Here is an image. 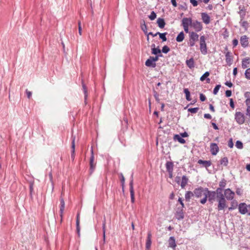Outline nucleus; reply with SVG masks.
I'll list each match as a JSON object with an SVG mask.
<instances>
[{"mask_svg":"<svg viewBox=\"0 0 250 250\" xmlns=\"http://www.w3.org/2000/svg\"><path fill=\"white\" fill-rule=\"evenodd\" d=\"M207 195L204 193V197L200 200V203L202 204H205L207 201Z\"/></svg>","mask_w":250,"mask_h":250,"instance_id":"obj_51","label":"nucleus"},{"mask_svg":"<svg viewBox=\"0 0 250 250\" xmlns=\"http://www.w3.org/2000/svg\"><path fill=\"white\" fill-rule=\"evenodd\" d=\"M200 100L202 102H204V101H205L206 100V97L203 94L201 93L200 94Z\"/></svg>","mask_w":250,"mask_h":250,"instance_id":"obj_55","label":"nucleus"},{"mask_svg":"<svg viewBox=\"0 0 250 250\" xmlns=\"http://www.w3.org/2000/svg\"><path fill=\"white\" fill-rule=\"evenodd\" d=\"M26 95H27V96L28 97V99H30L31 95H32V92L28 91L27 89L26 90Z\"/></svg>","mask_w":250,"mask_h":250,"instance_id":"obj_64","label":"nucleus"},{"mask_svg":"<svg viewBox=\"0 0 250 250\" xmlns=\"http://www.w3.org/2000/svg\"><path fill=\"white\" fill-rule=\"evenodd\" d=\"M178 202L180 203V204L181 205V207H180L181 208H185V205H184V204L183 203V200H182V198L179 197V199H178Z\"/></svg>","mask_w":250,"mask_h":250,"instance_id":"obj_59","label":"nucleus"},{"mask_svg":"<svg viewBox=\"0 0 250 250\" xmlns=\"http://www.w3.org/2000/svg\"><path fill=\"white\" fill-rule=\"evenodd\" d=\"M151 50H152L151 53L152 54L156 55L161 54V51L159 48V47H157V48L153 47L151 48Z\"/></svg>","mask_w":250,"mask_h":250,"instance_id":"obj_37","label":"nucleus"},{"mask_svg":"<svg viewBox=\"0 0 250 250\" xmlns=\"http://www.w3.org/2000/svg\"><path fill=\"white\" fill-rule=\"evenodd\" d=\"M244 97L245 103L247 107L246 115L250 118V92H246L244 93Z\"/></svg>","mask_w":250,"mask_h":250,"instance_id":"obj_3","label":"nucleus"},{"mask_svg":"<svg viewBox=\"0 0 250 250\" xmlns=\"http://www.w3.org/2000/svg\"><path fill=\"white\" fill-rule=\"evenodd\" d=\"M201 18L204 23L206 24H208L210 22V17L206 13H201Z\"/></svg>","mask_w":250,"mask_h":250,"instance_id":"obj_15","label":"nucleus"},{"mask_svg":"<svg viewBox=\"0 0 250 250\" xmlns=\"http://www.w3.org/2000/svg\"><path fill=\"white\" fill-rule=\"evenodd\" d=\"M205 192V188H203L202 187H199L196 188L193 190L194 195L197 198L201 197L203 195H204Z\"/></svg>","mask_w":250,"mask_h":250,"instance_id":"obj_9","label":"nucleus"},{"mask_svg":"<svg viewBox=\"0 0 250 250\" xmlns=\"http://www.w3.org/2000/svg\"><path fill=\"white\" fill-rule=\"evenodd\" d=\"M225 94H226V96L227 97H229L231 96V95L232 94V92H231V90H227L226 91Z\"/></svg>","mask_w":250,"mask_h":250,"instance_id":"obj_57","label":"nucleus"},{"mask_svg":"<svg viewBox=\"0 0 250 250\" xmlns=\"http://www.w3.org/2000/svg\"><path fill=\"white\" fill-rule=\"evenodd\" d=\"M226 62L229 65H230L232 64V56L231 55V53L228 51L226 54Z\"/></svg>","mask_w":250,"mask_h":250,"instance_id":"obj_20","label":"nucleus"},{"mask_svg":"<svg viewBox=\"0 0 250 250\" xmlns=\"http://www.w3.org/2000/svg\"><path fill=\"white\" fill-rule=\"evenodd\" d=\"M105 217L104 216V221L102 225V229H103V241L104 243H105Z\"/></svg>","mask_w":250,"mask_h":250,"instance_id":"obj_30","label":"nucleus"},{"mask_svg":"<svg viewBox=\"0 0 250 250\" xmlns=\"http://www.w3.org/2000/svg\"><path fill=\"white\" fill-rule=\"evenodd\" d=\"M243 191L241 188H238L236 189V193L238 195H241L242 194Z\"/></svg>","mask_w":250,"mask_h":250,"instance_id":"obj_61","label":"nucleus"},{"mask_svg":"<svg viewBox=\"0 0 250 250\" xmlns=\"http://www.w3.org/2000/svg\"><path fill=\"white\" fill-rule=\"evenodd\" d=\"M76 229L78 235H80V213L78 212L77 215L76 219Z\"/></svg>","mask_w":250,"mask_h":250,"instance_id":"obj_31","label":"nucleus"},{"mask_svg":"<svg viewBox=\"0 0 250 250\" xmlns=\"http://www.w3.org/2000/svg\"><path fill=\"white\" fill-rule=\"evenodd\" d=\"M154 97L157 102H159L160 101V99L159 98V95L157 93V92L155 91H154Z\"/></svg>","mask_w":250,"mask_h":250,"instance_id":"obj_54","label":"nucleus"},{"mask_svg":"<svg viewBox=\"0 0 250 250\" xmlns=\"http://www.w3.org/2000/svg\"><path fill=\"white\" fill-rule=\"evenodd\" d=\"M235 193L230 188L226 189L224 191L225 198L228 200L233 199Z\"/></svg>","mask_w":250,"mask_h":250,"instance_id":"obj_8","label":"nucleus"},{"mask_svg":"<svg viewBox=\"0 0 250 250\" xmlns=\"http://www.w3.org/2000/svg\"><path fill=\"white\" fill-rule=\"evenodd\" d=\"M168 247L175 250L176 247L175 239L173 236H170L168 240Z\"/></svg>","mask_w":250,"mask_h":250,"instance_id":"obj_19","label":"nucleus"},{"mask_svg":"<svg viewBox=\"0 0 250 250\" xmlns=\"http://www.w3.org/2000/svg\"><path fill=\"white\" fill-rule=\"evenodd\" d=\"M65 208V203L62 198H60V216L61 217V221H62V214Z\"/></svg>","mask_w":250,"mask_h":250,"instance_id":"obj_17","label":"nucleus"},{"mask_svg":"<svg viewBox=\"0 0 250 250\" xmlns=\"http://www.w3.org/2000/svg\"><path fill=\"white\" fill-rule=\"evenodd\" d=\"M133 174L132 173L130 177V180L129 182V190L130 193V197H131V202L132 203H134L135 202V195L134 191L133 189Z\"/></svg>","mask_w":250,"mask_h":250,"instance_id":"obj_6","label":"nucleus"},{"mask_svg":"<svg viewBox=\"0 0 250 250\" xmlns=\"http://www.w3.org/2000/svg\"><path fill=\"white\" fill-rule=\"evenodd\" d=\"M239 14H240V16L242 19H243L246 15V11L245 9L244 8H242L240 10L239 12Z\"/></svg>","mask_w":250,"mask_h":250,"instance_id":"obj_45","label":"nucleus"},{"mask_svg":"<svg viewBox=\"0 0 250 250\" xmlns=\"http://www.w3.org/2000/svg\"><path fill=\"white\" fill-rule=\"evenodd\" d=\"M121 183H122V188H124V185H125V177H124L122 173L121 174Z\"/></svg>","mask_w":250,"mask_h":250,"instance_id":"obj_52","label":"nucleus"},{"mask_svg":"<svg viewBox=\"0 0 250 250\" xmlns=\"http://www.w3.org/2000/svg\"><path fill=\"white\" fill-rule=\"evenodd\" d=\"M185 38V34L183 31H181L177 36L176 40L177 42H182Z\"/></svg>","mask_w":250,"mask_h":250,"instance_id":"obj_32","label":"nucleus"},{"mask_svg":"<svg viewBox=\"0 0 250 250\" xmlns=\"http://www.w3.org/2000/svg\"><path fill=\"white\" fill-rule=\"evenodd\" d=\"M245 76L246 79L250 80V68H247L245 72Z\"/></svg>","mask_w":250,"mask_h":250,"instance_id":"obj_42","label":"nucleus"},{"mask_svg":"<svg viewBox=\"0 0 250 250\" xmlns=\"http://www.w3.org/2000/svg\"><path fill=\"white\" fill-rule=\"evenodd\" d=\"M238 41L236 39H233L232 40V45L233 47H236L238 45Z\"/></svg>","mask_w":250,"mask_h":250,"instance_id":"obj_56","label":"nucleus"},{"mask_svg":"<svg viewBox=\"0 0 250 250\" xmlns=\"http://www.w3.org/2000/svg\"><path fill=\"white\" fill-rule=\"evenodd\" d=\"M186 63L190 69H192L194 67L195 62L193 58H191L189 60H187Z\"/></svg>","mask_w":250,"mask_h":250,"instance_id":"obj_24","label":"nucleus"},{"mask_svg":"<svg viewBox=\"0 0 250 250\" xmlns=\"http://www.w3.org/2000/svg\"><path fill=\"white\" fill-rule=\"evenodd\" d=\"M245 114L240 111H236L234 115V119L236 123L239 125H242L245 122Z\"/></svg>","mask_w":250,"mask_h":250,"instance_id":"obj_4","label":"nucleus"},{"mask_svg":"<svg viewBox=\"0 0 250 250\" xmlns=\"http://www.w3.org/2000/svg\"><path fill=\"white\" fill-rule=\"evenodd\" d=\"M235 146L238 149H242L243 147V143L240 141H236Z\"/></svg>","mask_w":250,"mask_h":250,"instance_id":"obj_41","label":"nucleus"},{"mask_svg":"<svg viewBox=\"0 0 250 250\" xmlns=\"http://www.w3.org/2000/svg\"><path fill=\"white\" fill-rule=\"evenodd\" d=\"M167 171H173L174 165L172 162L167 161L166 164Z\"/></svg>","mask_w":250,"mask_h":250,"instance_id":"obj_29","label":"nucleus"},{"mask_svg":"<svg viewBox=\"0 0 250 250\" xmlns=\"http://www.w3.org/2000/svg\"><path fill=\"white\" fill-rule=\"evenodd\" d=\"M240 43L242 46L244 48H246L249 46V39L246 35H243L240 38Z\"/></svg>","mask_w":250,"mask_h":250,"instance_id":"obj_14","label":"nucleus"},{"mask_svg":"<svg viewBox=\"0 0 250 250\" xmlns=\"http://www.w3.org/2000/svg\"><path fill=\"white\" fill-rule=\"evenodd\" d=\"M156 18V14L154 11H152L150 15L149 16V18L150 20H154Z\"/></svg>","mask_w":250,"mask_h":250,"instance_id":"obj_49","label":"nucleus"},{"mask_svg":"<svg viewBox=\"0 0 250 250\" xmlns=\"http://www.w3.org/2000/svg\"><path fill=\"white\" fill-rule=\"evenodd\" d=\"M191 26L197 32H200L203 29V25L202 23L197 20L192 22Z\"/></svg>","mask_w":250,"mask_h":250,"instance_id":"obj_10","label":"nucleus"},{"mask_svg":"<svg viewBox=\"0 0 250 250\" xmlns=\"http://www.w3.org/2000/svg\"><path fill=\"white\" fill-rule=\"evenodd\" d=\"M228 145L229 147L230 148H232L233 147V143L232 139V138H230V139H229V140L228 141Z\"/></svg>","mask_w":250,"mask_h":250,"instance_id":"obj_53","label":"nucleus"},{"mask_svg":"<svg viewBox=\"0 0 250 250\" xmlns=\"http://www.w3.org/2000/svg\"><path fill=\"white\" fill-rule=\"evenodd\" d=\"M223 189L221 188H217L215 191L217 194V200L218 202V210H222L227 207L226 199L225 195L222 193Z\"/></svg>","mask_w":250,"mask_h":250,"instance_id":"obj_1","label":"nucleus"},{"mask_svg":"<svg viewBox=\"0 0 250 250\" xmlns=\"http://www.w3.org/2000/svg\"><path fill=\"white\" fill-rule=\"evenodd\" d=\"M199 35L194 32H191L189 33V40L196 42L198 40Z\"/></svg>","mask_w":250,"mask_h":250,"instance_id":"obj_26","label":"nucleus"},{"mask_svg":"<svg viewBox=\"0 0 250 250\" xmlns=\"http://www.w3.org/2000/svg\"><path fill=\"white\" fill-rule=\"evenodd\" d=\"M188 179L186 175H183L182 177V181L181 183V187L182 188H185L186 186L187 185Z\"/></svg>","mask_w":250,"mask_h":250,"instance_id":"obj_27","label":"nucleus"},{"mask_svg":"<svg viewBox=\"0 0 250 250\" xmlns=\"http://www.w3.org/2000/svg\"><path fill=\"white\" fill-rule=\"evenodd\" d=\"M250 63V58L249 57H246L242 60V67L243 69L247 68L249 67V65Z\"/></svg>","mask_w":250,"mask_h":250,"instance_id":"obj_21","label":"nucleus"},{"mask_svg":"<svg viewBox=\"0 0 250 250\" xmlns=\"http://www.w3.org/2000/svg\"><path fill=\"white\" fill-rule=\"evenodd\" d=\"M220 164L227 166L228 164V159L227 157H225L220 160Z\"/></svg>","mask_w":250,"mask_h":250,"instance_id":"obj_39","label":"nucleus"},{"mask_svg":"<svg viewBox=\"0 0 250 250\" xmlns=\"http://www.w3.org/2000/svg\"><path fill=\"white\" fill-rule=\"evenodd\" d=\"M190 3L192 4V5L194 7L197 6L198 5V2L196 0H189Z\"/></svg>","mask_w":250,"mask_h":250,"instance_id":"obj_58","label":"nucleus"},{"mask_svg":"<svg viewBox=\"0 0 250 250\" xmlns=\"http://www.w3.org/2000/svg\"><path fill=\"white\" fill-rule=\"evenodd\" d=\"M196 42L195 41H191V40H189V42L188 43L189 44V46L190 47H193L195 45V43Z\"/></svg>","mask_w":250,"mask_h":250,"instance_id":"obj_63","label":"nucleus"},{"mask_svg":"<svg viewBox=\"0 0 250 250\" xmlns=\"http://www.w3.org/2000/svg\"><path fill=\"white\" fill-rule=\"evenodd\" d=\"M239 211L242 214L247 213L250 215V205L247 206L245 203H240L238 207Z\"/></svg>","mask_w":250,"mask_h":250,"instance_id":"obj_5","label":"nucleus"},{"mask_svg":"<svg viewBox=\"0 0 250 250\" xmlns=\"http://www.w3.org/2000/svg\"><path fill=\"white\" fill-rule=\"evenodd\" d=\"M226 185L227 181L225 179H223L219 182V187L218 188H221L222 189H223V188L226 187Z\"/></svg>","mask_w":250,"mask_h":250,"instance_id":"obj_38","label":"nucleus"},{"mask_svg":"<svg viewBox=\"0 0 250 250\" xmlns=\"http://www.w3.org/2000/svg\"><path fill=\"white\" fill-rule=\"evenodd\" d=\"M72 151L71 157V159L74 160L75 158V138H73L72 142Z\"/></svg>","mask_w":250,"mask_h":250,"instance_id":"obj_35","label":"nucleus"},{"mask_svg":"<svg viewBox=\"0 0 250 250\" xmlns=\"http://www.w3.org/2000/svg\"><path fill=\"white\" fill-rule=\"evenodd\" d=\"M141 29L146 35L147 34V26L145 24V21H144V24L141 25Z\"/></svg>","mask_w":250,"mask_h":250,"instance_id":"obj_48","label":"nucleus"},{"mask_svg":"<svg viewBox=\"0 0 250 250\" xmlns=\"http://www.w3.org/2000/svg\"><path fill=\"white\" fill-rule=\"evenodd\" d=\"M194 196L193 192L190 191H187L185 194V199L187 201H189L190 199Z\"/></svg>","mask_w":250,"mask_h":250,"instance_id":"obj_34","label":"nucleus"},{"mask_svg":"<svg viewBox=\"0 0 250 250\" xmlns=\"http://www.w3.org/2000/svg\"><path fill=\"white\" fill-rule=\"evenodd\" d=\"M83 85V91L84 94V99L86 100L87 97V90H86V87L85 85L83 83H82Z\"/></svg>","mask_w":250,"mask_h":250,"instance_id":"obj_43","label":"nucleus"},{"mask_svg":"<svg viewBox=\"0 0 250 250\" xmlns=\"http://www.w3.org/2000/svg\"><path fill=\"white\" fill-rule=\"evenodd\" d=\"M200 49L202 54L206 55L207 54V46L204 35L201 36L200 38Z\"/></svg>","mask_w":250,"mask_h":250,"instance_id":"obj_2","label":"nucleus"},{"mask_svg":"<svg viewBox=\"0 0 250 250\" xmlns=\"http://www.w3.org/2000/svg\"><path fill=\"white\" fill-rule=\"evenodd\" d=\"M225 84L229 87H231L232 86V83L230 81H227Z\"/></svg>","mask_w":250,"mask_h":250,"instance_id":"obj_62","label":"nucleus"},{"mask_svg":"<svg viewBox=\"0 0 250 250\" xmlns=\"http://www.w3.org/2000/svg\"><path fill=\"white\" fill-rule=\"evenodd\" d=\"M169 48L167 46L165 45L163 47L162 51L164 53L167 54L169 51Z\"/></svg>","mask_w":250,"mask_h":250,"instance_id":"obj_47","label":"nucleus"},{"mask_svg":"<svg viewBox=\"0 0 250 250\" xmlns=\"http://www.w3.org/2000/svg\"><path fill=\"white\" fill-rule=\"evenodd\" d=\"M157 22L160 28H163L166 24L164 20L162 18L158 19Z\"/></svg>","mask_w":250,"mask_h":250,"instance_id":"obj_33","label":"nucleus"},{"mask_svg":"<svg viewBox=\"0 0 250 250\" xmlns=\"http://www.w3.org/2000/svg\"><path fill=\"white\" fill-rule=\"evenodd\" d=\"M94 153H93V147H91V156L90 158V174H91L95 167V165L94 164Z\"/></svg>","mask_w":250,"mask_h":250,"instance_id":"obj_11","label":"nucleus"},{"mask_svg":"<svg viewBox=\"0 0 250 250\" xmlns=\"http://www.w3.org/2000/svg\"><path fill=\"white\" fill-rule=\"evenodd\" d=\"M229 105L233 109L234 108V104L232 99H230L229 100Z\"/></svg>","mask_w":250,"mask_h":250,"instance_id":"obj_60","label":"nucleus"},{"mask_svg":"<svg viewBox=\"0 0 250 250\" xmlns=\"http://www.w3.org/2000/svg\"><path fill=\"white\" fill-rule=\"evenodd\" d=\"M159 57H162V55L159 54V55L156 56L155 57H150V58H151L152 61H153L154 62H155L156 61H158Z\"/></svg>","mask_w":250,"mask_h":250,"instance_id":"obj_50","label":"nucleus"},{"mask_svg":"<svg viewBox=\"0 0 250 250\" xmlns=\"http://www.w3.org/2000/svg\"><path fill=\"white\" fill-rule=\"evenodd\" d=\"M209 75V73L208 71L206 72L200 78V80L201 81H204L206 79L207 83H209L210 82V79L208 78V77Z\"/></svg>","mask_w":250,"mask_h":250,"instance_id":"obj_28","label":"nucleus"},{"mask_svg":"<svg viewBox=\"0 0 250 250\" xmlns=\"http://www.w3.org/2000/svg\"><path fill=\"white\" fill-rule=\"evenodd\" d=\"M198 164L202 165L204 167L207 168L211 165L210 161L202 160L200 159L198 161Z\"/></svg>","mask_w":250,"mask_h":250,"instance_id":"obj_22","label":"nucleus"},{"mask_svg":"<svg viewBox=\"0 0 250 250\" xmlns=\"http://www.w3.org/2000/svg\"><path fill=\"white\" fill-rule=\"evenodd\" d=\"M192 21L190 18H184L182 20V25L183 27L191 26Z\"/></svg>","mask_w":250,"mask_h":250,"instance_id":"obj_16","label":"nucleus"},{"mask_svg":"<svg viewBox=\"0 0 250 250\" xmlns=\"http://www.w3.org/2000/svg\"><path fill=\"white\" fill-rule=\"evenodd\" d=\"M219 148L217 144L212 143L210 145V151L212 155H216L219 152Z\"/></svg>","mask_w":250,"mask_h":250,"instance_id":"obj_13","label":"nucleus"},{"mask_svg":"<svg viewBox=\"0 0 250 250\" xmlns=\"http://www.w3.org/2000/svg\"><path fill=\"white\" fill-rule=\"evenodd\" d=\"M220 87H221V85L220 84L216 85L215 86V87H214V89H213V93L214 95H216L217 94V93L218 92V91H219V90Z\"/></svg>","mask_w":250,"mask_h":250,"instance_id":"obj_46","label":"nucleus"},{"mask_svg":"<svg viewBox=\"0 0 250 250\" xmlns=\"http://www.w3.org/2000/svg\"><path fill=\"white\" fill-rule=\"evenodd\" d=\"M205 194L207 195L209 202L212 203L214 200L216 196L215 191H210L207 188H205Z\"/></svg>","mask_w":250,"mask_h":250,"instance_id":"obj_7","label":"nucleus"},{"mask_svg":"<svg viewBox=\"0 0 250 250\" xmlns=\"http://www.w3.org/2000/svg\"><path fill=\"white\" fill-rule=\"evenodd\" d=\"M173 140L175 141H177L180 143L182 144H184L185 143L186 141L185 139H184L180 134H175L173 136Z\"/></svg>","mask_w":250,"mask_h":250,"instance_id":"obj_23","label":"nucleus"},{"mask_svg":"<svg viewBox=\"0 0 250 250\" xmlns=\"http://www.w3.org/2000/svg\"><path fill=\"white\" fill-rule=\"evenodd\" d=\"M167 34V32L161 33L159 32L158 34L159 35V37L162 40L163 42H165L167 41V39L166 38V35Z\"/></svg>","mask_w":250,"mask_h":250,"instance_id":"obj_40","label":"nucleus"},{"mask_svg":"<svg viewBox=\"0 0 250 250\" xmlns=\"http://www.w3.org/2000/svg\"><path fill=\"white\" fill-rule=\"evenodd\" d=\"M145 65L147 67L154 68L156 66V62H154L149 57L146 62Z\"/></svg>","mask_w":250,"mask_h":250,"instance_id":"obj_25","label":"nucleus"},{"mask_svg":"<svg viewBox=\"0 0 250 250\" xmlns=\"http://www.w3.org/2000/svg\"><path fill=\"white\" fill-rule=\"evenodd\" d=\"M151 233L150 232H148L147 233V238L146 240V249H150L152 241H151Z\"/></svg>","mask_w":250,"mask_h":250,"instance_id":"obj_18","label":"nucleus"},{"mask_svg":"<svg viewBox=\"0 0 250 250\" xmlns=\"http://www.w3.org/2000/svg\"><path fill=\"white\" fill-rule=\"evenodd\" d=\"M184 208L178 207L175 213V217L178 220H182L184 218L183 209Z\"/></svg>","mask_w":250,"mask_h":250,"instance_id":"obj_12","label":"nucleus"},{"mask_svg":"<svg viewBox=\"0 0 250 250\" xmlns=\"http://www.w3.org/2000/svg\"><path fill=\"white\" fill-rule=\"evenodd\" d=\"M188 111L191 113H196L199 110L198 107L190 108L188 109Z\"/></svg>","mask_w":250,"mask_h":250,"instance_id":"obj_44","label":"nucleus"},{"mask_svg":"<svg viewBox=\"0 0 250 250\" xmlns=\"http://www.w3.org/2000/svg\"><path fill=\"white\" fill-rule=\"evenodd\" d=\"M184 92L186 95V99L187 101H190L191 100V99L190 98V92L188 90V88H184Z\"/></svg>","mask_w":250,"mask_h":250,"instance_id":"obj_36","label":"nucleus"}]
</instances>
